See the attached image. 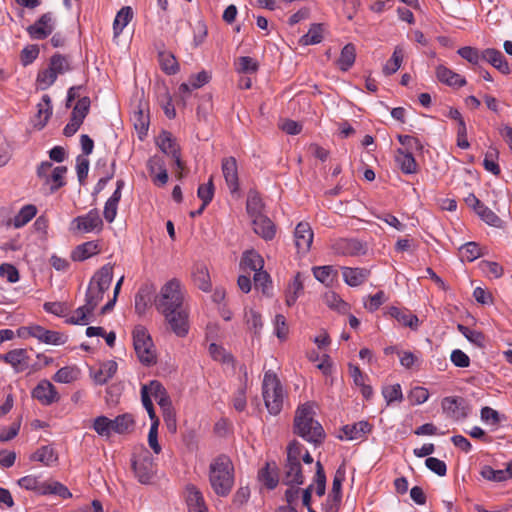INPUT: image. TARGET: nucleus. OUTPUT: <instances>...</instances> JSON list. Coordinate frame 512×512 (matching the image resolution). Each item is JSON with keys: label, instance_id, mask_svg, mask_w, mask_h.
Wrapping results in <instances>:
<instances>
[{"label": "nucleus", "instance_id": "f257e3e1", "mask_svg": "<svg viewBox=\"0 0 512 512\" xmlns=\"http://www.w3.org/2000/svg\"><path fill=\"white\" fill-rule=\"evenodd\" d=\"M154 305L174 334L178 337L188 334L189 311L185 304V290L178 279L173 278L161 287L154 297Z\"/></svg>", "mask_w": 512, "mask_h": 512}, {"label": "nucleus", "instance_id": "f03ea898", "mask_svg": "<svg viewBox=\"0 0 512 512\" xmlns=\"http://www.w3.org/2000/svg\"><path fill=\"white\" fill-rule=\"evenodd\" d=\"M314 410L311 403L299 406L294 417V433L305 441L319 445L325 438L322 425L314 419Z\"/></svg>", "mask_w": 512, "mask_h": 512}, {"label": "nucleus", "instance_id": "7ed1b4c3", "mask_svg": "<svg viewBox=\"0 0 512 512\" xmlns=\"http://www.w3.org/2000/svg\"><path fill=\"white\" fill-rule=\"evenodd\" d=\"M209 483L219 497H227L234 485V466L230 458L221 454L209 465Z\"/></svg>", "mask_w": 512, "mask_h": 512}, {"label": "nucleus", "instance_id": "20e7f679", "mask_svg": "<svg viewBox=\"0 0 512 512\" xmlns=\"http://www.w3.org/2000/svg\"><path fill=\"white\" fill-rule=\"evenodd\" d=\"M262 395L269 413L279 414L283 408L285 393L278 376L272 371H267L264 374Z\"/></svg>", "mask_w": 512, "mask_h": 512}, {"label": "nucleus", "instance_id": "39448f33", "mask_svg": "<svg viewBox=\"0 0 512 512\" xmlns=\"http://www.w3.org/2000/svg\"><path fill=\"white\" fill-rule=\"evenodd\" d=\"M113 279V267L110 264H106L101 267L91 278L86 296L85 302L88 304L90 309H94L103 300L104 293L110 288Z\"/></svg>", "mask_w": 512, "mask_h": 512}, {"label": "nucleus", "instance_id": "423d86ee", "mask_svg": "<svg viewBox=\"0 0 512 512\" xmlns=\"http://www.w3.org/2000/svg\"><path fill=\"white\" fill-rule=\"evenodd\" d=\"M133 345L139 361L150 366L156 363L157 356L151 336L144 326H136L133 330Z\"/></svg>", "mask_w": 512, "mask_h": 512}, {"label": "nucleus", "instance_id": "0eeeda50", "mask_svg": "<svg viewBox=\"0 0 512 512\" xmlns=\"http://www.w3.org/2000/svg\"><path fill=\"white\" fill-rule=\"evenodd\" d=\"M132 468L136 478L142 484L151 483L156 474V464L150 452L143 446L140 454L132 458Z\"/></svg>", "mask_w": 512, "mask_h": 512}, {"label": "nucleus", "instance_id": "6e6552de", "mask_svg": "<svg viewBox=\"0 0 512 512\" xmlns=\"http://www.w3.org/2000/svg\"><path fill=\"white\" fill-rule=\"evenodd\" d=\"M55 28L53 13L47 12L27 28V33L32 39L43 40L47 38Z\"/></svg>", "mask_w": 512, "mask_h": 512}, {"label": "nucleus", "instance_id": "1a4fd4ad", "mask_svg": "<svg viewBox=\"0 0 512 512\" xmlns=\"http://www.w3.org/2000/svg\"><path fill=\"white\" fill-rule=\"evenodd\" d=\"M443 412L453 419H464L469 414V407L465 399L461 397H445L442 399Z\"/></svg>", "mask_w": 512, "mask_h": 512}, {"label": "nucleus", "instance_id": "9d476101", "mask_svg": "<svg viewBox=\"0 0 512 512\" xmlns=\"http://www.w3.org/2000/svg\"><path fill=\"white\" fill-rule=\"evenodd\" d=\"M32 397L45 406L56 403L60 399L55 386L48 380H41L37 384L32 390Z\"/></svg>", "mask_w": 512, "mask_h": 512}, {"label": "nucleus", "instance_id": "9b49d317", "mask_svg": "<svg viewBox=\"0 0 512 512\" xmlns=\"http://www.w3.org/2000/svg\"><path fill=\"white\" fill-rule=\"evenodd\" d=\"M73 224L78 231L85 233L101 230L103 227V221L97 209H91L87 214L74 218Z\"/></svg>", "mask_w": 512, "mask_h": 512}, {"label": "nucleus", "instance_id": "f8f14e48", "mask_svg": "<svg viewBox=\"0 0 512 512\" xmlns=\"http://www.w3.org/2000/svg\"><path fill=\"white\" fill-rule=\"evenodd\" d=\"M27 330L31 337L37 338L39 341L46 344L62 345L67 340V336L64 334L57 331L47 330L39 325L31 326L27 328Z\"/></svg>", "mask_w": 512, "mask_h": 512}, {"label": "nucleus", "instance_id": "ddd939ff", "mask_svg": "<svg viewBox=\"0 0 512 512\" xmlns=\"http://www.w3.org/2000/svg\"><path fill=\"white\" fill-rule=\"evenodd\" d=\"M313 231L309 223L300 222L294 232L295 245L299 253H307L313 242Z\"/></svg>", "mask_w": 512, "mask_h": 512}, {"label": "nucleus", "instance_id": "4468645a", "mask_svg": "<svg viewBox=\"0 0 512 512\" xmlns=\"http://www.w3.org/2000/svg\"><path fill=\"white\" fill-rule=\"evenodd\" d=\"M222 173L231 193L239 190V177L237 161L234 157H226L222 160Z\"/></svg>", "mask_w": 512, "mask_h": 512}, {"label": "nucleus", "instance_id": "2eb2a0df", "mask_svg": "<svg viewBox=\"0 0 512 512\" xmlns=\"http://www.w3.org/2000/svg\"><path fill=\"white\" fill-rule=\"evenodd\" d=\"M332 248L336 254L343 256H357L365 253L364 245L356 239H339Z\"/></svg>", "mask_w": 512, "mask_h": 512}, {"label": "nucleus", "instance_id": "dca6fc26", "mask_svg": "<svg viewBox=\"0 0 512 512\" xmlns=\"http://www.w3.org/2000/svg\"><path fill=\"white\" fill-rule=\"evenodd\" d=\"M188 512H208L202 492L195 485L186 487Z\"/></svg>", "mask_w": 512, "mask_h": 512}, {"label": "nucleus", "instance_id": "f3484780", "mask_svg": "<svg viewBox=\"0 0 512 512\" xmlns=\"http://www.w3.org/2000/svg\"><path fill=\"white\" fill-rule=\"evenodd\" d=\"M0 358L10 364L16 372H22L28 367L29 357L25 349H14L1 355Z\"/></svg>", "mask_w": 512, "mask_h": 512}, {"label": "nucleus", "instance_id": "a211bd4d", "mask_svg": "<svg viewBox=\"0 0 512 512\" xmlns=\"http://www.w3.org/2000/svg\"><path fill=\"white\" fill-rule=\"evenodd\" d=\"M341 270L344 282L351 287L360 286L370 276V270L366 268L342 267Z\"/></svg>", "mask_w": 512, "mask_h": 512}, {"label": "nucleus", "instance_id": "6ab92c4d", "mask_svg": "<svg viewBox=\"0 0 512 512\" xmlns=\"http://www.w3.org/2000/svg\"><path fill=\"white\" fill-rule=\"evenodd\" d=\"M154 287L152 285H143L139 288L137 294L135 295V311L139 315H143L149 305L152 303V299H154Z\"/></svg>", "mask_w": 512, "mask_h": 512}, {"label": "nucleus", "instance_id": "aec40b11", "mask_svg": "<svg viewBox=\"0 0 512 512\" xmlns=\"http://www.w3.org/2000/svg\"><path fill=\"white\" fill-rule=\"evenodd\" d=\"M436 77L440 82L451 87L459 88L466 85V79L464 77L444 65L437 66Z\"/></svg>", "mask_w": 512, "mask_h": 512}, {"label": "nucleus", "instance_id": "412c9836", "mask_svg": "<svg viewBox=\"0 0 512 512\" xmlns=\"http://www.w3.org/2000/svg\"><path fill=\"white\" fill-rule=\"evenodd\" d=\"M152 396L156 399L162 410V414L174 411L167 390L158 380H151Z\"/></svg>", "mask_w": 512, "mask_h": 512}, {"label": "nucleus", "instance_id": "4be33fe9", "mask_svg": "<svg viewBox=\"0 0 512 512\" xmlns=\"http://www.w3.org/2000/svg\"><path fill=\"white\" fill-rule=\"evenodd\" d=\"M395 161L404 174H414L418 171V164L410 151L402 148L396 150Z\"/></svg>", "mask_w": 512, "mask_h": 512}, {"label": "nucleus", "instance_id": "5701e85b", "mask_svg": "<svg viewBox=\"0 0 512 512\" xmlns=\"http://www.w3.org/2000/svg\"><path fill=\"white\" fill-rule=\"evenodd\" d=\"M253 230L265 240L274 238L276 228L273 222L265 215L258 216L253 219Z\"/></svg>", "mask_w": 512, "mask_h": 512}, {"label": "nucleus", "instance_id": "b1692460", "mask_svg": "<svg viewBox=\"0 0 512 512\" xmlns=\"http://www.w3.org/2000/svg\"><path fill=\"white\" fill-rule=\"evenodd\" d=\"M482 59L490 63L503 74L510 73V67L503 54L496 49L488 48L482 52Z\"/></svg>", "mask_w": 512, "mask_h": 512}, {"label": "nucleus", "instance_id": "393cba45", "mask_svg": "<svg viewBox=\"0 0 512 512\" xmlns=\"http://www.w3.org/2000/svg\"><path fill=\"white\" fill-rule=\"evenodd\" d=\"M283 482L286 485H301L304 482L300 462H286Z\"/></svg>", "mask_w": 512, "mask_h": 512}, {"label": "nucleus", "instance_id": "a878e982", "mask_svg": "<svg viewBox=\"0 0 512 512\" xmlns=\"http://www.w3.org/2000/svg\"><path fill=\"white\" fill-rule=\"evenodd\" d=\"M372 425L368 421H359L352 425H345L342 431L347 440H358L370 433Z\"/></svg>", "mask_w": 512, "mask_h": 512}, {"label": "nucleus", "instance_id": "bb28decb", "mask_svg": "<svg viewBox=\"0 0 512 512\" xmlns=\"http://www.w3.org/2000/svg\"><path fill=\"white\" fill-rule=\"evenodd\" d=\"M304 291L303 277L300 272L296 273L294 278L289 282L286 289V304L290 307L294 305L299 296Z\"/></svg>", "mask_w": 512, "mask_h": 512}, {"label": "nucleus", "instance_id": "cd10ccee", "mask_svg": "<svg viewBox=\"0 0 512 512\" xmlns=\"http://www.w3.org/2000/svg\"><path fill=\"white\" fill-rule=\"evenodd\" d=\"M100 252V247L96 241H88L78 245L72 252L73 261H84Z\"/></svg>", "mask_w": 512, "mask_h": 512}, {"label": "nucleus", "instance_id": "c85d7f7f", "mask_svg": "<svg viewBox=\"0 0 512 512\" xmlns=\"http://www.w3.org/2000/svg\"><path fill=\"white\" fill-rule=\"evenodd\" d=\"M52 114V104L49 95L45 94L42 96L41 102L37 105V114L35 127L42 129L48 122Z\"/></svg>", "mask_w": 512, "mask_h": 512}, {"label": "nucleus", "instance_id": "c756f323", "mask_svg": "<svg viewBox=\"0 0 512 512\" xmlns=\"http://www.w3.org/2000/svg\"><path fill=\"white\" fill-rule=\"evenodd\" d=\"M117 363L113 360L102 363L99 369L94 372L93 379L96 384L103 385L117 372Z\"/></svg>", "mask_w": 512, "mask_h": 512}, {"label": "nucleus", "instance_id": "7c9ffc66", "mask_svg": "<svg viewBox=\"0 0 512 512\" xmlns=\"http://www.w3.org/2000/svg\"><path fill=\"white\" fill-rule=\"evenodd\" d=\"M135 420L130 413L118 415L115 419H111L112 432L117 434L128 433L133 430Z\"/></svg>", "mask_w": 512, "mask_h": 512}, {"label": "nucleus", "instance_id": "2f4dec72", "mask_svg": "<svg viewBox=\"0 0 512 512\" xmlns=\"http://www.w3.org/2000/svg\"><path fill=\"white\" fill-rule=\"evenodd\" d=\"M157 146L167 155H176L180 151L179 145L168 131H162L156 140Z\"/></svg>", "mask_w": 512, "mask_h": 512}, {"label": "nucleus", "instance_id": "473e14b6", "mask_svg": "<svg viewBox=\"0 0 512 512\" xmlns=\"http://www.w3.org/2000/svg\"><path fill=\"white\" fill-rule=\"evenodd\" d=\"M193 281L200 290L204 292L210 291L212 284L208 268L205 265L198 264L195 266L193 271Z\"/></svg>", "mask_w": 512, "mask_h": 512}, {"label": "nucleus", "instance_id": "72a5a7b5", "mask_svg": "<svg viewBox=\"0 0 512 512\" xmlns=\"http://www.w3.org/2000/svg\"><path fill=\"white\" fill-rule=\"evenodd\" d=\"M240 264L244 269H249L251 271L256 272L258 270L263 269L264 260L261 257V255L256 251L248 250L243 253Z\"/></svg>", "mask_w": 512, "mask_h": 512}, {"label": "nucleus", "instance_id": "f704fd0d", "mask_svg": "<svg viewBox=\"0 0 512 512\" xmlns=\"http://www.w3.org/2000/svg\"><path fill=\"white\" fill-rule=\"evenodd\" d=\"M355 58L356 48L352 43H348L342 48L337 65L342 71H347L353 66Z\"/></svg>", "mask_w": 512, "mask_h": 512}, {"label": "nucleus", "instance_id": "c9c22d12", "mask_svg": "<svg viewBox=\"0 0 512 512\" xmlns=\"http://www.w3.org/2000/svg\"><path fill=\"white\" fill-rule=\"evenodd\" d=\"M158 59L163 72L174 75L179 71V64L175 56L169 51H159Z\"/></svg>", "mask_w": 512, "mask_h": 512}, {"label": "nucleus", "instance_id": "e433bc0d", "mask_svg": "<svg viewBox=\"0 0 512 512\" xmlns=\"http://www.w3.org/2000/svg\"><path fill=\"white\" fill-rule=\"evenodd\" d=\"M389 314L395 318L403 326L416 329L418 327L419 319L416 315L403 311L397 307H391Z\"/></svg>", "mask_w": 512, "mask_h": 512}, {"label": "nucleus", "instance_id": "4c0bfd02", "mask_svg": "<svg viewBox=\"0 0 512 512\" xmlns=\"http://www.w3.org/2000/svg\"><path fill=\"white\" fill-rule=\"evenodd\" d=\"M41 495H57L62 499H68L72 497V493L69 491V489L58 481L44 482Z\"/></svg>", "mask_w": 512, "mask_h": 512}, {"label": "nucleus", "instance_id": "58836bf2", "mask_svg": "<svg viewBox=\"0 0 512 512\" xmlns=\"http://www.w3.org/2000/svg\"><path fill=\"white\" fill-rule=\"evenodd\" d=\"M132 18L133 10L130 6H124L120 9L113 23L115 36H118L123 31V29L128 25Z\"/></svg>", "mask_w": 512, "mask_h": 512}, {"label": "nucleus", "instance_id": "ea45409f", "mask_svg": "<svg viewBox=\"0 0 512 512\" xmlns=\"http://www.w3.org/2000/svg\"><path fill=\"white\" fill-rule=\"evenodd\" d=\"M32 461H38L46 466L54 464L58 457L54 449L50 446H42L37 449L30 457Z\"/></svg>", "mask_w": 512, "mask_h": 512}, {"label": "nucleus", "instance_id": "a19ab883", "mask_svg": "<svg viewBox=\"0 0 512 512\" xmlns=\"http://www.w3.org/2000/svg\"><path fill=\"white\" fill-rule=\"evenodd\" d=\"M263 202L258 192L250 190L246 201L247 213L254 219L263 215Z\"/></svg>", "mask_w": 512, "mask_h": 512}, {"label": "nucleus", "instance_id": "79ce46f5", "mask_svg": "<svg viewBox=\"0 0 512 512\" xmlns=\"http://www.w3.org/2000/svg\"><path fill=\"white\" fill-rule=\"evenodd\" d=\"M324 303L331 309L338 311L339 313H348L350 307L337 293L329 291L324 294Z\"/></svg>", "mask_w": 512, "mask_h": 512}, {"label": "nucleus", "instance_id": "37998d69", "mask_svg": "<svg viewBox=\"0 0 512 512\" xmlns=\"http://www.w3.org/2000/svg\"><path fill=\"white\" fill-rule=\"evenodd\" d=\"M404 58V49L396 46L391 58L383 66V73L387 76L394 74L401 66Z\"/></svg>", "mask_w": 512, "mask_h": 512}, {"label": "nucleus", "instance_id": "c03bdc74", "mask_svg": "<svg viewBox=\"0 0 512 512\" xmlns=\"http://www.w3.org/2000/svg\"><path fill=\"white\" fill-rule=\"evenodd\" d=\"M499 157V151L496 147L490 146L485 153V157L483 160V166L485 170L497 176L500 174V167L497 163Z\"/></svg>", "mask_w": 512, "mask_h": 512}, {"label": "nucleus", "instance_id": "a18cd8bd", "mask_svg": "<svg viewBox=\"0 0 512 512\" xmlns=\"http://www.w3.org/2000/svg\"><path fill=\"white\" fill-rule=\"evenodd\" d=\"M94 309H90L85 302L84 305L78 307L73 315L66 320V323L73 325H87L89 323V315L92 314Z\"/></svg>", "mask_w": 512, "mask_h": 512}, {"label": "nucleus", "instance_id": "49530a36", "mask_svg": "<svg viewBox=\"0 0 512 512\" xmlns=\"http://www.w3.org/2000/svg\"><path fill=\"white\" fill-rule=\"evenodd\" d=\"M457 329L469 342L477 347L483 348L485 346V336L481 331L470 329L462 324H458Z\"/></svg>", "mask_w": 512, "mask_h": 512}, {"label": "nucleus", "instance_id": "de8ad7c7", "mask_svg": "<svg viewBox=\"0 0 512 512\" xmlns=\"http://www.w3.org/2000/svg\"><path fill=\"white\" fill-rule=\"evenodd\" d=\"M37 213V209L34 205H25L20 209L18 214L14 217L13 224L16 228H20L31 221Z\"/></svg>", "mask_w": 512, "mask_h": 512}, {"label": "nucleus", "instance_id": "09e8293b", "mask_svg": "<svg viewBox=\"0 0 512 512\" xmlns=\"http://www.w3.org/2000/svg\"><path fill=\"white\" fill-rule=\"evenodd\" d=\"M79 377V369L77 367L65 366L60 368L55 375L53 380L58 383H71L77 380Z\"/></svg>", "mask_w": 512, "mask_h": 512}, {"label": "nucleus", "instance_id": "8fccbe9b", "mask_svg": "<svg viewBox=\"0 0 512 512\" xmlns=\"http://www.w3.org/2000/svg\"><path fill=\"white\" fill-rule=\"evenodd\" d=\"M322 31L321 25L313 24L309 31L300 38L299 43L304 46L320 43L323 39Z\"/></svg>", "mask_w": 512, "mask_h": 512}, {"label": "nucleus", "instance_id": "3c124183", "mask_svg": "<svg viewBox=\"0 0 512 512\" xmlns=\"http://www.w3.org/2000/svg\"><path fill=\"white\" fill-rule=\"evenodd\" d=\"M460 256L462 261L472 262L482 256V251L477 243L468 242L460 248Z\"/></svg>", "mask_w": 512, "mask_h": 512}, {"label": "nucleus", "instance_id": "603ef678", "mask_svg": "<svg viewBox=\"0 0 512 512\" xmlns=\"http://www.w3.org/2000/svg\"><path fill=\"white\" fill-rule=\"evenodd\" d=\"M67 172V167L65 166H57L53 168L52 173L50 175V181L52 182L50 186V192L54 193L61 187L66 185V181L64 176Z\"/></svg>", "mask_w": 512, "mask_h": 512}, {"label": "nucleus", "instance_id": "864d4df0", "mask_svg": "<svg viewBox=\"0 0 512 512\" xmlns=\"http://www.w3.org/2000/svg\"><path fill=\"white\" fill-rule=\"evenodd\" d=\"M49 67L58 75V74H64L65 72H68L71 70L70 63L68 59L61 55V54H54L50 58V64Z\"/></svg>", "mask_w": 512, "mask_h": 512}, {"label": "nucleus", "instance_id": "5fc2aeb1", "mask_svg": "<svg viewBox=\"0 0 512 512\" xmlns=\"http://www.w3.org/2000/svg\"><path fill=\"white\" fill-rule=\"evenodd\" d=\"M481 476L493 482H502L508 479V473L504 470H495L489 465H484L480 471Z\"/></svg>", "mask_w": 512, "mask_h": 512}, {"label": "nucleus", "instance_id": "6e6d98bb", "mask_svg": "<svg viewBox=\"0 0 512 512\" xmlns=\"http://www.w3.org/2000/svg\"><path fill=\"white\" fill-rule=\"evenodd\" d=\"M259 478L268 489H274L278 484V475L273 469L270 468L269 463H267L266 466L261 469Z\"/></svg>", "mask_w": 512, "mask_h": 512}, {"label": "nucleus", "instance_id": "4d7b16f0", "mask_svg": "<svg viewBox=\"0 0 512 512\" xmlns=\"http://www.w3.org/2000/svg\"><path fill=\"white\" fill-rule=\"evenodd\" d=\"M93 429L100 436L109 437L112 434L111 419L106 416H98L94 419Z\"/></svg>", "mask_w": 512, "mask_h": 512}, {"label": "nucleus", "instance_id": "13d9d810", "mask_svg": "<svg viewBox=\"0 0 512 512\" xmlns=\"http://www.w3.org/2000/svg\"><path fill=\"white\" fill-rule=\"evenodd\" d=\"M89 108L90 98L87 96L82 97L77 101L76 105L74 106L71 117L79 119L80 122H83L89 112Z\"/></svg>", "mask_w": 512, "mask_h": 512}, {"label": "nucleus", "instance_id": "bf43d9fd", "mask_svg": "<svg viewBox=\"0 0 512 512\" xmlns=\"http://www.w3.org/2000/svg\"><path fill=\"white\" fill-rule=\"evenodd\" d=\"M326 490V475L324 468L320 461L316 462L315 473V493L317 496L322 497Z\"/></svg>", "mask_w": 512, "mask_h": 512}, {"label": "nucleus", "instance_id": "052dcab7", "mask_svg": "<svg viewBox=\"0 0 512 512\" xmlns=\"http://www.w3.org/2000/svg\"><path fill=\"white\" fill-rule=\"evenodd\" d=\"M383 397L385 398L387 405H390L394 401L401 402L403 399L402 389L400 384H394L386 386L382 389Z\"/></svg>", "mask_w": 512, "mask_h": 512}, {"label": "nucleus", "instance_id": "680f3d73", "mask_svg": "<svg viewBox=\"0 0 512 512\" xmlns=\"http://www.w3.org/2000/svg\"><path fill=\"white\" fill-rule=\"evenodd\" d=\"M481 420L489 425L498 426L499 423L505 419L504 416H501L498 411L494 410L491 407H483L480 413Z\"/></svg>", "mask_w": 512, "mask_h": 512}, {"label": "nucleus", "instance_id": "e2e57ef3", "mask_svg": "<svg viewBox=\"0 0 512 512\" xmlns=\"http://www.w3.org/2000/svg\"><path fill=\"white\" fill-rule=\"evenodd\" d=\"M44 482H40L38 477L34 475H27L18 480V485L26 490L35 491L39 494L42 492Z\"/></svg>", "mask_w": 512, "mask_h": 512}, {"label": "nucleus", "instance_id": "0e129e2a", "mask_svg": "<svg viewBox=\"0 0 512 512\" xmlns=\"http://www.w3.org/2000/svg\"><path fill=\"white\" fill-rule=\"evenodd\" d=\"M398 141L401 143V145L404 147L403 149L405 151H422L423 145L420 142V140L416 137L410 136V135H398L397 136Z\"/></svg>", "mask_w": 512, "mask_h": 512}, {"label": "nucleus", "instance_id": "69168bd1", "mask_svg": "<svg viewBox=\"0 0 512 512\" xmlns=\"http://www.w3.org/2000/svg\"><path fill=\"white\" fill-rule=\"evenodd\" d=\"M198 197L202 200L203 206H207L214 196V185L212 178L209 179L207 184H201L197 190Z\"/></svg>", "mask_w": 512, "mask_h": 512}, {"label": "nucleus", "instance_id": "338daca9", "mask_svg": "<svg viewBox=\"0 0 512 512\" xmlns=\"http://www.w3.org/2000/svg\"><path fill=\"white\" fill-rule=\"evenodd\" d=\"M275 335L280 340H286L289 334V327L286 318L282 314H277L274 320Z\"/></svg>", "mask_w": 512, "mask_h": 512}, {"label": "nucleus", "instance_id": "774afa93", "mask_svg": "<svg viewBox=\"0 0 512 512\" xmlns=\"http://www.w3.org/2000/svg\"><path fill=\"white\" fill-rule=\"evenodd\" d=\"M57 74L50 68H46L38 73L37 82L41 86V89L50 87L57 79Z\"/></svg>", "mask_w": 512, "mask_h": 512}]
</instances>
